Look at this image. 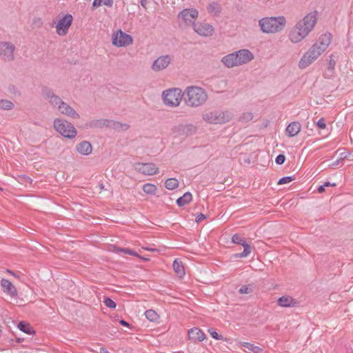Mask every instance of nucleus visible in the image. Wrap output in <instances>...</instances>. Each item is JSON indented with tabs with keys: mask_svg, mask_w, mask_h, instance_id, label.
<instances>
[{
	"mask_svg": "<svg viewBox=\"0 0 353 353\" xmlns=\"http://www.w3.org/2000/svg\"><path fill=\"white\" fill-rule=\"evenodd\" d=\"M317 14V11H312L296 22L289 33V39L292 43H299L308 36L316 23Z\"/></svg>",
	"mask_w": 353,
	"mask_h": 353,
	"instance_id": "f257e3e1",
	"label": "nucleus"
},
{
	"mask_svg": "<svg viewBox=\"0 0 353 353\" xmlns=\"http://www.w3.org/2000/svg\"><path fill=\"white\" fill-rule=\"evenodd\" d=\"M332 40L330 33H325L320 36L316 43L303 54L300 60L299 66L312 63L330 46Z\"/></svg>",
	"mask_w": 353,
	"mask_h": 353,
	"instance_id": "f03ea898",
	"label": "nucleus"
},
{
	"mask_svg": "<svg viewBox=\"0 0 353 353\" xmlns=\"http://www.w3.org/2000/svg\"><path fill=\"white\" fill-rule=\"evenodd\" d=\"M287 23L284 16L264 17L259 20L260 30L264 34H276L282 32Z\"/></svg>",
	"mask_w": 353,
	"mask_h": 353,
	"instance_id": "7ed1b4c3",
	"label": "nucleus"
},
{
	"mask_svg": "<svg viewBox=\"0 0 353 353\" xmlns=\"http://www.w3.org/2000/svg\"><path fill=\"white\" fill-rule=\"evenodd\" d=\"M185 103L191 108H197L203 105L208 100L206 91L199 86H188L183 92Z\"/></svg>",
	"mask_w": 353,
	"mask_h": 353,
	"instance_id": "20e7f679",
	"label": "nucleus"
},
{
	"mask_svg": "<svg viewBox=\"0 0 353 353\" xmlns=\"http://www.w3.org/2000/svg\"><path fill=\"white\" fill-rule=\"evenodd\" d=\"M254 59V54L248 49H242L230 53L221 59L225 66H238L248 63Z\"/></svg>",
	"mask_w": 353,
	"mask_h": 353,
	"instance_id": "39448f33",
	"label": "nucleus"
},
{
	"mask_svg": "<svg viewBox=\"0 0 353 353\" xmlns=\"http://www.w3.org/2000/svg\"><path fill=\"white\" fill-rule=\"evenodd\" d=\"M183 97H184L183 92L180 88H169L162 92L163 102L168 107H178Z\"/></svg>",
	"mask_w": 353,
	"mask_h": 353,
	"instance_id": "423d86ee",
	"label": "nucleus"
},
{
	"mask_svg": "<svg viewBox=\"0 0 353 353\" xmlns=\"http://www.w3.org/2000/svg\"><path fill=\"white\" fill-rule=\"evenodd\" d=\"M232 117V114L229 111L214 110L202 114L203 120L210 124H223L228 122Z\"/></svg>",
	"mask_w": 353,
	"mask_h": 353,
	"instance_id": "0eeeda50",
	"label": "nucleus"
},
{
	"mask_svg": "<svg viewBox=\"0 0 353 353\" xmlns=\"http://www.w3.org/2000/svg\"><path fill=\"white\" fill-rule=\"evenodd\" d=\"M54 128L65 138L73 139L77 135V130L74 126L66 120L61 119H54Z\"/></svg>",
	"mask_w": 353,
	"mask_h": 353,
	"instance_id": "6e6552de",
	"label": "nucleus"
},
{
	"mask_svg": "<svg viewBox=\"0 0 353 353\" xmlns=\"http://www.w3.org/2000/svg\"><path fill=\"white\" fill-rule=\"evenodd\" d=\"M112 40V44L118 48L128 46L133 42L132 37L121 29L113 32Z\"/></svg>",
	"mask_w": 353,
	"mask_h": 353,
	"instance_id": "1a4fd4ad",
	"label": "nucleus"
},
{
	"mask_svg": "<svg viewBox=\"0 0 353 353\" xmlns=\"http://www.w3.org/2000/svg\"><path fill=\"white\" fill-rule=\"evenodd\" d=\"M232 242L235 244L241 245L243 247V251L241 253L234 254V258H245L252 252V248L250 244L246 243L245 238L238 234H235L232 237Z\"/></svg>",
	"mask_w": 353,
	"mask_h": 353,
	"instance_id": "9d476101",
	"label": "nucleus"
},
{
	"mask_svg": "<svg viewBox=\"0 0 353 353\" xmlns=\"http://www.w3.org/2000/svg\"><path fill=\"white\" fill-rule=\"evenodd\" d=\"M15 46L11 42L0 41V58L12 61L14 59Z\"/></svg>",
	"mask_w": 353,
	"mask_h": 353,
	"instance_id": "9b49d317",
	"label": "nucleus"
},
{
	"mask_svg": "<svg viewBox=\"0 0 353 353\" xmlns=\"http://www.w3.org/2000/svg\"><path fill=\"white\" fill-rule=\"evenodd\" d=\"M72 16L70 14H65L57 23L56 26L57 33L60 36L67 34L68 28L72 22Z\"/></svg>",
	"mask_w": 353,
	"mask_h": 353,
	"instance_id": "f8f14e48",
	"label": "nucleus"
},
{
	"mask_svg": "<svg viewBox=\"0 0 353 353\" xmlns=\"http://www.w3.org/2000/svg\"><path fill=\"white\" fill-rule=\"evenodd\" d=\"M197 131V128L192 123L179 124L173 128V132L179 136H191Z\"/></svg>",
	"mask_w": 353,
	"mask_h": 353,
	"instance_id": "ddd939ff",
	"label": "nucleus"
},
{
	"mask_svg": "<svg viewBox=\"0 0 353 353\" xmlns=\"http://www.w3.org/2000/svg\"><path fill=\"white\" fill-rule=\"evenodd\" d=\"M42 94L46 100L52 106L57 108L58 110L61 106V103H63V100L54 92L49 88H44L42 90Z\"/></svg>",
	"mask_w": 353,
	"mask_h": 353,
	"instance_id": "4468645a",
	"label": "nucleus"
},
{
	"mask_svg": "<svg viewBox=\"0 0 353 353\" xmlns=\"http://www.w3.org/2000/svg\"><path fill=\"white\" fill-rule=\"evenodd\" d=\"M134 168L137 172L145 175H154L156 174L159 171V168L155 165V164L152 163H135Z\"/></svg>",
	"mask_w": 353,
	"mask_h": 353,
	"instance_id": "2eb2a0df",
	"label": "nucleus"
},
{
	"mask_svg": "<svg viewBox=\"0 0 353 353\" xmlns=\"http://www.w3.org/2000/svg\"><path fill=\"white\" fill-rule=\"evenodd\" d=\"M197 17L198 11L195 9H184L178 16L179 19H182L186 25H194Z\"/></svg>",
	"mask_w": 353,
	"mask_h": 353,
	"instance_id": "dca6fc26",
	"label": "nucleus"
},
{
	"mask_svg": "<svg viewBox=\"0 0 353 353\" xmlns=\"http://www.w3.org/2000/svg\"><path fill=\"white\" fill-rule=\"evenodd\" d=\"M193 29L197 34L203 37L210 36L214 32L213 27L206 23H194Z\"/></svg>",
	"mask_w": 353,
	"mask_h": 353,
	"instance_id": "f3484780",
	"label": "nucleus"
},
{
	"mask_svg": "<svg viewBox=\"0 0 353 353\" xmlns=\"http://www.w3.org/2000/svg\"><path fill=\"white\" fill-rule=\"evenodd\" d=\"M0 285L3 292L10 297L13 298L17 296V290L10 281L2 279L0 281Z\"/></svg>",
	"mask_w": 353,
	"mask_h": 353,
	"instance_id": "a211bd4d",
	"label": "nucleus"
},
{
	"mask_svg": "<svg viewBox=\"0 0 353 353\" xmlns=\"http://www.w3.org/2000/svg\"><path fill=\"white\" fill-rule=\"evenodd\" d=\"M61 114L70 117L72 119H79L80 115L68 103L63 101L61 103L60 108L57 110Z\"/></svg>",
	"mask_w": 353,
	"mask_h": 353,
	"instance_id": "6ab92c4d",
	"label": "nucleus"
},
{
	"mask_svg": "<svg viewBox=\"0 0 353 353\" xmlns=\"http://www.w3.org/2000/svg\"><path fill=\"white\" fill-rule=\"evenodd\" d=\"M77 151L82 155H89L92 153V147L89 141H83L76 146Z\"/></svg>",
	"mask_w": 353,
	"mask_h": 353,
	"instance_id": "aec40b11",
	"label": "nucleus"
},
{
	"mask_svg": "<svg viewBox=\"0 0 353 353\" xmlns=\"http://www.w3.org/2000/svg\"><path fill=\"white\" fill-rule=\"evenodd\" d=\"M189 339L194 341H203L205 338V334L198 327H193L188 331Z\"/></svg>",
	"mask_w": 353,
	"mask_h": 353,
	"instance_id": "412c9836",
	"label": "nucleus"
},
{
	"mask_svg": "<svg viewBox=\"0 0 353 353\" xmlns=\"http://www.w3.org/2000/svg\"><path fill=\"white\" fill-rule=\"evenodd\" d=\"M298 302L290 296H283L279 299L278 305L283 307H294Z\"/></svg>",
	"mask_w": 353,
	"mask_h": 353,
	"instance_id": "4be33fe9",
	"label": "nucleus"
},
{
	"mask_svg": "<svg viewBox=\"0 0 353 353\" xmlns=\"http://www.w3.org/2000/svg\"><path fill=\"white\" fill-rule=\"evenodd\" d=\"M109 119H93L88 122L85 125L88 128H102L103 127H108Z\"/></svg>",
	"mask_w": 353,
	"mask_h": 353,
	"instance_id": "5701e85b",
	"label": "nucleus"
},
{
	"mask_svg": "<svg viewBox=\"0 0 353 353\" xmlns=\"http://www.w3.org/2000/svg\"><path fill=\"white\" fill-rule=\"evenodd\" d=\"M301 125L299 122L290 123L286 128V133L291 137L296 136L301 131Z\"/></svg>",
	"mask_w": 353,
	"mask_h": 353,
	"instance_id": "b1692460",
	"label": "nucleus"
},
{
	"mask_svg": "<svg viewBox=\"0 0 353 353\" xmlns=\"http://www.w3.org/2000/svg\"><path fill=\"white\" fill-rule=\"evenodd\" d=\"M242 346L245 348L244 351L248 353H265L263 348L256 346L251 343H243Z\"/></svg>",
	"mask_w": 353,
	"mask_h": 353,
	"instance_id": "393cba45",
	"label": "nucleus"
},
{
	"mask_svg": "<svg viewBox=\"0 0 353 353\" xmlns=\"http://www.w3.org/2000/svg\"><path fill=\"white\" fill-rule=\"evenodd\" d=\"M172 63V57L170 55H164L156 59L152 66H168Z\"/></svg>",
	"mask_w": 353,
	"mask_h": 353,
	"instance_id": "a878e982",
	"label": "nucleus"
},
{
	"mask_svg": "<svg viewBox=\"0 0 353 353\" xmlns=\"http://www.w3.org/2000/svg\"><path fill=\"white\" fill-rule=\"evenodd\" d=\"M108 128L116 130L125 131L130 128V125L127 123H122L116 121L109 120Z\"/></svg>",
	"mask_w": 353,
	"mask_h": 353,
	"instance_id": "bb28decb",
	"label": "nucleus"
},
{
	"mask_svg": "<svg viewBox=\"0 0 353 353\" xmlns=\"http://www.w3.org/2000/svg\"><path fill=\"white\" fill-rule=\"evenodd\" d=\"M173 269L175 273L179 276L183 277L185 275V269L183 263L179 259H175L173 262Z\"/></svg>",
	"mask_w": 353,
	"mask_h": 353,
	"instance_id": "cd10ccee",
	"label": "nucleus"
},
{
	"mask_svg": "<svg viewBox=\"0 0 353 353\" xmlns=\"http://www.w3.org/2000/svg\"><path fill=\"white\" fill-rule=\"evenodd\" d=\"M192 194L189 192H187L176 200V203L179 206L182 207L188 204L192 201Z\"/></svg>",
	"mask_w": 353,
	"mask_h": 353,
	"instance_id": "c85d7f7f",
	"label": "nucleus"
},
{
	"mask_svg": "<svg viewBox=\"0 0 353 353\" xmlns=\"http://www.w3.org/2000/svg\"><path fill=\"white\" fill-rule=\"evenodd\" d=\"M17 327L23 332L28 334H32L34 333L33 327L29 323H27L24 321L19 322Z\"/></svg>",
	"mask_w": 353,
	"mask_h": 353,
	"instance_id": "c756f323",
	"label": "nucleus"
},
{
	"mask_svg": "<svg viewBox=\"0 0 353 353\" xmlns=\"http://www.w3.org/2000/svg\"><path fill=\"white\" fill-rule=\"evenodd\" d=\"M145 315L147 319L151 322H156L158 321L159 316L154 310H148L145 312Z\"/></svg>",
	"mask_w": 353,
	"mask_h": 353,
	"instance_id": "7c9ffc66",
	"label": "nucleus"
},
{
	"mask_svg": "<svg viewBox=\"0 0 353 353\" xmlns=\"http://www.w3.org/2000/svg\"><path fill=\"white\" fill-rule=\"evenodd\" d=\"M165 185L168 190H174L179 186V181L175 178H170L165 181Z\"/></svg>",
	"mask_w": 353,
	"mask_h": 353,
	"instance_id": "2f4dec72",
	"label": "nucleus"
},
{
	"mask_svg": "<svg viewBox=\"0 0 353 353\" xmlns=\"http://www.w3.org/2000/svg\"><path fill=\"white\" fill-rule=\"evenodd\" d=\"M114 0H94L92 3L93 7H99L102 5L111 8L113 5Z\"/></svg>",
	"mask_w": 353,
	"mask_h": 353,
	"instance_id": "473e14b6",
	"label": "nucleus"
},
{
	"mask_svg": "<svg viewBox=\"0 0 353 353\" xmlns=\"http://www.w3.org/2000/svg\"><path fill=\"white\" fill-rule=\"evenodd\" d=\"M143 190L144 192L148 194H155L157 188L155 185L152 183H145L143 186Z\"/></svg>",
	"mask_w": 353,
	"mask_h": 353,
	"instance_id": "72a5a7b5",
	"label": "nucleus"
},
{
	"mask_svg": "<svg viewBox=\"0 0 353 353\" xmlns=\"http://www.w3.org/2000/svg\"><path fill=\"white\" fill-rule=\"evenodd\" d=\"M14 108V103L8 100H0V109L5 110H10Z\"/></svg>",
	"mask_w": 353,
	"mask_h": 353,
	"instance_id": "f704fd0d",
	"label": "nucleus"
},
{
	"mask_svg": "<svg viewBox=\"0 0 353 353\" xmlns=\"http://www.w3.org/2000/svg\"><path fill=\"white\" fill-rule=\"evenodd\" d=\"M253 287L252 285H243L239 290L240 294H250L252 292Z\"/></svg>",
	"mask_w": 353,
	"mask_h": 353,
	"instance_id": "c9c22d12",
	"label": "nucleus"
},
{
	"mask_svg": "<svg viewBox=\"0 0 353 353\" xmlns=\"http://www.w3.org/2000/svg\"><path fill=\"white\" fill-rule=\"evenodd\" d=\"M103 303L106 307L110 309H114L117 306L116 303L109 297L105 298Z\"/></svg>",
	"mask_w": 353,
	"mask_h": 353,
	"instance_id": "e433bc0d",
	"label": "nucleus"
},
{
	"mask_svg": "<svg viewBox=\"0 0 353 353\" xmlns=\"http://www.w3.org/2000/svg\"><path fill=\"white\" fill-rule=\"evenodd\" d=\"M208 332L209 334H210V336L214 339H216V340H223V336L221 334H219L216 330L213 328H210L208 330Z\"/></svg>",
	"mask_w": 353,
	"mask_h": 353,
	"instance_id": "4c0bfd02",
	"label": "nucleus"
},
{
	"mask_svg": "<svg viewBox=\"0 0 353 353\" xmlns=\"http://www.w3.org/2000/svg\"><path fill=\"white\" fill-rule=\"evenodd\" d=\"M294 179V178L292 176H284V177L281 178L279 180L278 184L283 185V184L288 183L292 181Z\"/></svg>",
	"mask_w": 353,
	"mask_h": 353,
	"instance_id": "58836bf2",
	"label": "nucleus"
},
{
	"mask_svg": "<svg viewBox=\"0 0 353 353\" xmlns=\"http://www.w3.org/2000/svg\"><path fill=\"white\" fill-rule=\"evenodd\" d=\"M117 252L118 253L121 252V253L132 255V256L137 255V254L134 251H133L130 249H128V248H118Z\"/></svg>",
	"mask_w": 353,
	"mask_h": 353,
	"instance_id": "ea45409f",
	"label": "nucleus"
},
{
	"mask_svg": "<svg viewBox=\"0 0 353 353\" xmlns=\"http://www.w3.org/2000/svg\"><path fill=\"white\" fill-rule=\"evenodd\" d=\"M209 11L210 12H214L215 13H217L219 12V6L216 2H212L209 5Z\"/></svg>",
	"mask_w": 353,
	"mask_h": 353,
	"instance_id": "a19ab883",
	"label": "nucleus"
},
{
	"mask_svg": "<svg viewBox=\"0 0 353 353\" xmlns=\"http://www.w3.org/2000/svg\"><path fill=\"white\" fill-rule=\"evenodd\" d=\"M285 157L284 154H279L276 159H275V162L276 164L278 165H281L283 164L284 162H285Z\"/></svg>",
	"mask_w": 353,
	"mask_h": 353,
	"instance_id": "79ce46f5",
	"label": "nucleus"
},
{
	"mask_svg": "<svg viewBox=\"0 0 353 353\" xmlns=\"http://www.w3.org/2000/svg\"><path fill=\"white\" fill-rule=\"evenodd\" d=\"M316 125L320 128V129H325L326 128V123H325V121L324 119V118H321L317 122H316Z\"/></svg>",
	"mask_w": 353,
	"mask_h": 353,
	"instance_id": "37998d69",
	"label": "nucleus"
},
{
	"mask_svg": "<svg viewBox=\"0 0 353 353\" xmlns=\"http://www.w3.org/2000/svg\"><path fill=\"white\" fill-rule=\"evenodd\" d=\"M252 118L253 114L251 112L244 113L241 117V119L245 121H250L252 119Z\"/></svg>",
	"mask_w": 353,
	"mask_h": 353,
	"instance_id": "c03bdc74",
	"label": "nucleus"
},
{
	"mask_svg": "<svg viewBox=\"0 0 353 353\" xmlns=\"http://www.w3.org/2000/svg\"><path fill=\"white\" fill-rule=\"evenodd\" d=\"M22 182L24 183L26 185H27L28 183L31 184L32 180L29 176H24L22 177Z\"/></svg>",
	"mask_w": 353,
	"mask_h": 353,
	"instance_id": "a18cd8bd",
	"label": "nucleus"
},
{
	"mask_svg": "<svg viewBox=\"0 0 353 353\" xmlns=\"http://www.w3.org/2000/svg\"><path fill=\"white\" fill-rule=\"evenodd\" d=\"M336 58V57L334 55H332L330 57V63H329L330 66H334L336 64V61L335 59Z\"/></svg>",
	"mask_w": 353,
	"mask_h": 353,
	"instance_id": "49530a36",
	"label": "nucleus"
},
{
	"mask_svg": "<svg viewBox=\"0 0 353 353\" xmlns=\"http://www.w3.org/2000/svg\"><path fill=\"white\" fill-rule=\"evenodd\" d=\"M205 218H206L205 215H204V214H202V213H200V214H198V216H196V221L197 223H199V222H200L201 220H203V219H205Z\"/></svg>",
	"mask_w": 353,
	"mask_h": 353,
	"instance_id": "de8ad7c7",
	"label": "nucleus"
},
{
	"mask_svg": "<svg viewBox=\"0 0 353 353\" xmlns=\"http://www.w3.org/2000/svg\"><path fill=\"white\" fill-rule=\"evenodd\" d=\"M148 2V0H141V6L145 8V9H147V3Z\"/></svg>",
	"mask_w": 353,
	"mask_h": 353,
	"instance_id": "09e8293b",
	"label": "nucleus"
},
{
	"mask_svg": "<svg viewBox=\"0 0 353 353\" xmlns=\"http://www.w3.org/2000/svg\"><path fill=\"white\" fill-rule=\"evenodd\" d=\"M334 68H327V71L325 72L327 75H331L333 73V70Z\"/></svg>",
	"mask_w": 353,
	"mask_h": 353,
	"instance_id": "8fccbe9b",
	"label": "nucleus"
},
{
	"mask_svg": "<svg viewBox=\"0 0 353 353\" xmlns=\"http://www.w3.org/2000/svg\"><path fill=\"white\" fill-rule=\"evenodd\" d=\"M325 186L324 185H319L317 188V190L319 193H322L325 191Z\"/></svg>",
	"mask_w": 353,
	"mask_h": 353,
	"instance_id": "3c124183",
	"label": "nucleus"
},
{
	"mask_svg": "<svg viewBox=\"0 0 353 353\" xmlns=\"http://www.w3.org/2000/svg\"><path fill=\"white\" fill-rule=\"evenodd\" d=\"M119 323L121 325H124L125 327H129V325H130L129 323L124 320H121L119 321Z\"/></svg>",
	"mask_w": 353,
	"mask_h": 353,
	"instance_id": "603ef678",
	"label": "nucleus"
},
{
	"mask_svg": "<svg viewBox=\"0 0 353 353\" xmlns=\"http://www.w3.org/2000/svg\"><path fill=\"white\" fill-rule=\"evenodd\" d=\"M6 272L10 274L11 275L14 276V277H17V278L19 277V276L17 275V274L14 272L10 270H7Z\"/></svg>",
	"mask_w": 353,
	"mask_h": 353,
	"instance_id": "864d4df0",
	"label": "nucleus"
},
{
	"mask_svg": "<svg viewBox=\"0 0 353 353\" xmlns=\"http://www.w3.org/2000/svg\"><path fill=\"white\" fill-rule=\"evenodd\" d=\"M323 185H324V186H325V187H328V186H335V185H336V184H335V183H330V182H325V183H324V184H323Z\"/></svg>",
	"mask_w": 353,
	"mask_h": 353,
	"instance_id": "5fc2aeb1",
	"label": "nucleus"
},
{
	"mask_svg": "<svg viewBox=\"0 0 353 353\" xmlns=\"http://www.w3.org/2000/svg\"><path fill=\"white\" fill-rule=\"evenodd\" d=\"M99 353H110L105 348L101 347L99 350Z\"/></svg>",
	"mask_w": 353,
	"mask_h": 353,
	"instance_id": "6e6d98bb",
	"label": "nucleus"
},
{
	"mask_svg": "<svg viewBox=\"0 0 353 353\" xmlns=\"http://www.w3.org/2000/svg\"><path fill=\"white\" fill-rule=\"evenodd\" d=\"M340 160H336L332 163V166H336L339 165Z\"/></svg>",
	"mask_w": 353,
	"mask_h": 353,
	"instance_id": "4d7b16f0",
	"label": "nucleus"
},
{
	"mask_svg": "<svg viewBox=\"0 0 353 353\" xmlns=\"http://www.w3.org/2000/svg\"><path fill=\"white\" fill-rule=\"evenodd\" d=\"M347 156L345 154V153H341V159H343V158H346Z\"/></svg>",
	"mask_w": 353,
	"mask_h": 353,
	"instance_id": "13d9d810",
	"label": "nucleus"
},
{
	"mask_svg": "<svg viewBox=\"0 0 353 353\" xmlns=\"http://www.w3.org/2000/svg\"><path fill=\"white\" fill-rule=\"evenodd\" d=\"M155 70H159L161 68L157 67V68H152Z\"/></svg>",
	"mask_w": 353,
	"mask_h": 353,
	"instance_id": "bf43d9fd",
	"label": "nucleus"
},
{
	"mask_svg": "<svg viewBox=\"0 0 353 353\" xmlns=\"http://www.w3.org/2000/svg\"><path fill=\"white\" fill-rule=\"evenodd\" d=\"M101 188L103 189V185H101Z\"/></svg>",
	"mask_w": 353,
	"mask_h": 353,
	"instance_id": "052dcab7",
	"label": "nucleus"
}]
</instances>
